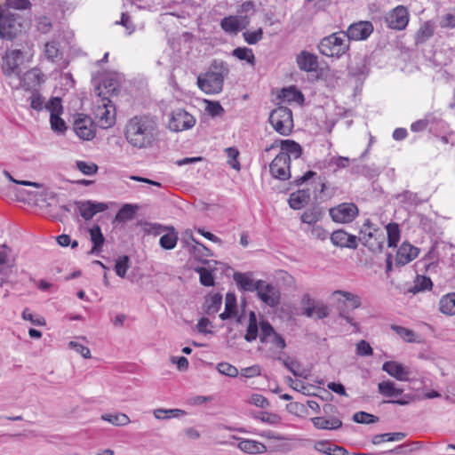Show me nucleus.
I'll return each instance as SVG.
<instances>
[{"label": "nucleus", "instance_id": "nucleus-1", "mask_svg": "<svg viewBox=\"0 0 455 455\" xmlns=\"http://www.w3.org/2000/svg\"><path fill=\"white\" fill-rule=\"evenodd\" d=\"M158 125L153 116L140 115L130 118L124 126L126 141L138 149H146L156 140Z\"/></svg>", "mask_w": 455, "mask_h": 455}, {"label": "nucleus", "instance_id": "nucleus-2", "mask_svg": "<svg viewBox=\"0 0 455 455\" xmlns=\"http://www.w3.org/2000/svg\"><path fill=\"white\" fill-rule=\"evenodd\" d=\"M97 99L94 100L93 114L98 125L101 129L112 127L116 123V108L108 97H101L103 92L100 86L95 88Z\"/></svg>", "mask_w": 455, "mask_h": 455}, {"label": "nucleus", "instance_id": "nucleus-3", "mask_svg": "<svg viewBox=\"0 0 455 455\" xmlns=\"http://www.w3.org/2000/svg\"><path fill=\"white\" fill-rule=\"evenodd\" d=\"M23 29L22 17L0 5V38L12 41Z\"/></svg>", "mask_w": 455, "mask_h": 455}, {"label": "nucleus", "instance_id": "nucleus-4", "mask_svg": "<svg viewBox=\"0 0 455 455\" xmlns=\"http://www.w3.org/2000/svg\"><path fill=\"white\" fill-rule=\"evenodd\" d=\"M319 51L328 57H340L349 48L347 36L343 31L333 33L323 38L319 44Z\"/></svg>", "mask_w": 455, "mask_h": 455}, {"label": "nucleus", "instance_id": "nucleus-5", "mask_svg": "<svg viewBox=\"0 0 455 455\" xmlns=\"http://www.w3.org/2000/svg\"><path fill=\"white\" fill-rule=\"evenodd\" d=\"M358 240L371 251L377 252L381 251L384 247L385 235L367 220L361 228Z\"/></svg>", "mask_w": 455, "mask_h": 455}, {"label": "nucleus", "instance_id": "nucleus-6", "mask_svg": "<svg viewBox=\"0 0 455 455\" xmlns=\"http://www.w3.org/2000/svg\"><path fill=\"white\" fill-rule=\"evenodd\" d=\"M269 122L276 132L288 136L293 129L291 110L286 107L275 108L270 113Z\"/></svg>", "mask_w": 455, "mask_h": 455}, {"label": "nucleus", "instance_id": "nucleus-7", "mask_svg": "<svg viewBox=\"0 0 455 455\" xmlns=\"http://www.w3.org/2000/svg\"><path fill=\"white\" fill-rule=\"evenodd\" d=\"M323 416L314 417L311 419L313 426L319 430H337L342 427L341 419L336 415L337 408L330 403H326L323 407Z\"/></svg>", "mask_w": 455, "mask_h": 455}, {"label": "nucleus", "instance_id": "nucleus-8", "mask_svg": "<svg viewBox=\"0 0 455 455\" xmlns=\"http://www.w3.org/2000/svg\"><path fill=\"white\" fill-rule=\"evenodd\" d=\"M358 213V207L353 203H342L329 210L331 220L342 224L352 222Z\"/></svg>", "mask_w": 455, "mask_h": 455}, {"label": "nucleus", "instance_id": "nucleus-9", "mask_svg": "<svg viewBox=\"0 0 455 455\" xmlns=\"http://www.w3.org/2000/svg\"><path fill=\"white\" fill-rule=\"evenodd\" d=\"M196 123V120L191 114L180 108L172 112L168 127L172 132H179L193 128Z\"/></svg>", "mask_w": 455, "mask_h": 455}, {"label": "nucleus", "instance_id": "nucleus-10", "mask_svg": "<svg viewBox=\"0 0 455 455\" xmlns=\"http://www.w3.org/2000/svg\"><path fill=\"white\" fill-rule=\"evenodd\" d=\"M224 76L219 72H207L197 77L198 87L209 94L219 93L222 91Z\"/></svg>", "mask_w": 455, "mask_h": 455}, {"label": "nucleus", "instance_id": "nucleus-11", "mask_svg": "<svg viewBox=\"0 0 455 455\" xmlns=\"http://www.w3.org/2000/svg\"><path fill=\"white\" fill-rule=\"evenodd\" d=\"M73 130L83 140H91L96 135V125L92 119L84 114H78L73 124Z\"/></svg>", "mask_w": 455, "mask_h": 455}, {"label": "nucleus", "instance_id": "nucleus-12", "mask_svg": "<svg viewBox=\"0 0 455 455\" xmlns=\"http://www.w3.org/2000/svg\"><path fill=\"white\" fill-rule=\"evenodd\" d=\"M385 20L389 28L403 30L408 25L409 12L405 6L398 5L387 13Z\"/></svg>", "mask_w": 455, "mask_h": 455}, {"label": "nucleus", "instance_id": "nucleus-13", "mask_svg": "<svg viewBox=\"0 0 455 455\" xmlns=\"http://www.w3.org/2000/svg\"><path fill=\"white\" fill-rule=\"evenodd\" d=\"M269 170L275 179L288 180L291 177L290 156H287L286 152H280L271 162Z\"/></svg>", "mask_w": 455, "mask_h": 455}, {"label": "nucleus", "instance_id": "nucleus-14", "mask_svg": "<svg viewBox=\"0 0 455 455\" xmlns=\"http://www.w3.org/2000/svg\"><path fill=\"white\" fill-rule=\"evenodd\" d=\"M257 295L262 302L271 307H275L280 303L279 289L266 281L259 280Z\"/></svg>", "mask_w": 455, "mask_h": 455}, {"label": "nucleus", "instance_id": "nucleus-15", "mask_svg": "<svg viewBox=\"0 0 455 455\" xmlns=\"http://www.w3.org/2000/svg\"><path fill=\"white\" fill-rule=\"evenodd\" d=\"M21 58L22 53L20 50L7 52L3 57V72L6 76L10 77L12 81L16 76H20V62Z\"/></svg>", "mask_w": 455, "mask_h": 455}, {"label": "nucleus", "instance_id": "nucleus-16", "mask_svg": "<svg viewBox=\"0 0 455 455\" xmlns=\"http://www.w3.org/2000/svg\"><path fill=\"white\" fill-rule=\"evenodd\" d=\"M14 81H11L10 84L15 89L30 90L36 87L40 83V72L38 69H31L26 72L23 76L20 74L16 76Z\"/></svg>", "mask_w": 455, "mask_h": 455}, {"label": "nucleus", "instance_id": "nucleus-17", "mask_svg": "<svg viewBox=\"0 0 455 455\" xmlns=\"http://www.w3.org/2000/svg\"><path fill=\"white\" fill-rule=\"evenodd\" d=\"M372 31L373 26L370 21H360L350 25L345 33L349 42L350 40H364Z\"/></svg>", "mask_w": 455, "mask_h": 455}, {"label": "nucleus", "instance_id": "nucleus-18", "mask_svg": "<svg viewBox=\"0 0 455 455\" xmlns=\"http://www.w3.org/2000/svg\"><path fill=\"white\" fill-rule=\"evenodd\" d=\"M249 23V19L246 16H228L221 20L220 26L225 32L236 34L245 28Z\"/></svg>", "mask_w": 455, "mask_h": 455}, {"label": "nucleus", "instance_id": "nucleus-19", "mask_svg": "<svg viewBox=\"0 0 455 455\" xmlns=\"http://www.w3.org/2000/svg\"><path fill=\"white\" fill-rule=\"evenodd\" d=\"M76 207L80 215L89 220L98 212H102L108 209V205L104 203H94L92 201H82L76 203Z\"/></svg>", "mask_w": 455, "mask_h": 455}, {"label": "nucleus", "instance_id": "nucleus-20", "mask_svg": "<svg viewBox=\"0 0 455 455\" xmlns=\"http://www.w3.org/2000/svg\"><path fill=\"white\" fill-rule=\"evenodd\" d=\"M331 241L335 246L356 249L358 246L357 237L344 230L339 229L331 235Z\"/></svg>", "mask_w": 455, "mask_h": 455}, {"label": "nucleus", "instance_id": "nucleus-21", "mask_svg": "<svg viewBox=\"0 0 455 455\" xmlns=\"http://www.w3.org/2000/svg\"><path fill=\"white\" fill-rule=\"evenodd\" d=\"M277 147L281 148V152H286L287 156H293L294 158L300 157L302 154V148L300 145L294 140H281L278 144L277 141L272 143L269 147L266 148L265 151L268 152L273 148Z\"/></svg>", "mask_w": 455, "mask_h": 455}, {"label": "nucleus", "instance_id": "nucleus-22", "mask_svg": "<svg viewBox=\"0 0 455 455\" xmlns=\"http://www.w3.org/2000/svg\"><path fill=\"white\" fill-rule=\"evenodd\" d=\"M382 370L391 377L400 381L407 380L410 374L408 368L395 361H387L384 363Z\"/></svg>", "mask_w": 455, "mask_h": 455}, {"label": "nucleus", "instance_id": "nucleus-23", "mask_svg": "<svg viewBox=\"0 0 455 455\" xmlns=\"http://www.w3.org/2000/svg\"><path fill=\"white\" fill-rule=\"evenodd\" d=\"M419 255V249L413 245L403 243L398 249L395 256V263L404 266L416 259Z\"/></svg>", "mask_w": 455, "mask_h": 455}, {"label": "nucleus", "instance_id": "nucleus-24", "mask_svg": "<svg viewBox=\"0 0 455 455\" xmlns=\"http://www.w3.org/2000/svg\"><path fill=\"white\" fill-rule=\"evenodd\" d=\"M234 439L239 440L237 447L239 450L249 454H261L267 451V447L260 442L251 439H242L234 436Z\"/></svg>", "mask_w": 455, "mask_h": 455}, {"label": "nucleus", "instance_id": "nucleus-25", "mask_svg": "<svg viewBox=\"0 0 455 455\" xmlns=\"http://www.w3.org/2000/svg\"><path fill=\"white\" fill-rule=\"evenodd\" d=\"M297 63L301 70L311 72L318 68L317 57L308 52H301L297 56Z\"/></svg>", "mask_w": 455, "mask_h": 455}, {"label": "nucleus", "instance_id": "nucleus-26", "mask_svg": "<svg viewBox=\"0 0 455 455\" xmlns=\"http://www.w3.org/2000/svg\"><path fill=\"white\" fill-rule=\"evenodd\" d=\"M15 266V258L12 249L6 244H0V274L5 275L7 269Z\"/></svg>", "mask_w": 455, "mask_h": 455}, {"label": "nucleus", "instance_id": "nucleus-27", "mask_svg": "<svg viewBox=\"0 0 455 455\" xmlns=\"http://www.w3.org/2000/svg\"><path fill=\"white\" fill-rule=\"evenodd\" d=\"M310 199V192L308 189L298 190L290 195L288 203L293 210H299L303 208Z\"/></svg>", "mask_w": 455, "mask_h": 455}, {"label": "nucleus", "instance_id": "nucleus-28", "mask_svg": "<svg viewBox=\"0 0 455 455\" xmlns=\"http://www.w3.org/2000/svg\"><path fill=\"white\" fill-rule=\"evenodd\" d=\"M234 280L235 283L246 291H257L259 287V280L253 281V279L247 273H235Z\"/></svg>", "mask_w": 455, "mask_h": 455}, {"label": "nucleus", "instance_id": "nucleus-29", "mask_svg": "<svg viewBox=\"0 0 455 455\" xmlns=\"http://www.w3.org/2000/svg\"><path fill=\"white\" fill-rule=\"evenodd\" d=\"M90 239L92 243V248L91 250L92 254L99 253L105 242V238L102 235L101 229L99 225H94L89 229Z\"/></svg>", "mask_w": 455, "mask_h": 455}, {"label": "nucleus", "instance_id": "nucleus-30", "mask_svg": "<svg viewBox=\"0 0 455 455\" xmlns=\"http://www.w3.org/2000/svg\"><path fill=\"white\" fill-rule=\"evenodd\" d=\"M378 391L380 395L388 398H396L403 394V389L396 387L391 380H385L378 384Z\"/></svg>", "mask_w": 455, "mask_h": 455}, {"label": "nucleus", "instance_id": "nucleus-31", "mask_svg": "<svg viewBox=\"0 0 455 455\" xmlns=\"http://www.w3.org/2000/svg\"><path fill=\"white\" fill-rule=\"evenodd\" d=\"M440 311L447 315H455V292L443 296L439 301Z\"/></svg>", "mask_w": 455, "mask_h": 455}, {"label": "nucleus", "instance_id": "nucleus-32", "mask_svg": "<svg viewBox=\"0 0 455 455\" xmlns=\"http://www.w3.org/2000/svg\"><path fill=\"white\" fill-rule=\"evenodd\" d=\"M259 335V327L257 323L256 314L251 311L249 314V323L246 329L244 339L248 342H251L257 339Z\"/></svg>", "mask_w": 455, "mask_h": 455}, {"label": "nucleus", "instance_id": "nucleus-33", "mask_svg": "<svg viewBox=\"0 0 455 455\" xmlns=\"http://www.w3.org/2000/svg\"><path fill=\"white\" fill-rule=\"evenodd\" d=\"M334 296H341L343 298V302L346 307H350L351 309L358 308L361 306L360 298L348 291H335L333 292Z\"/></svg>", "mask_w": 455, "mask_h": 455}, {"label": "nucleus", "instance_id": "nucleus-34", "mask_svg": "<svg viewBox=\"0 0 455 455\" xmlns=\"http://www.w3.org/2000/svg\"><path fill=\"white\" fill-rule=\"evenodd\" d=\"M222 303V296L215 293L208 296L205 299V312L207 315H214L216 314Z\"/></svg>", "mask_w": 455, "mask_h": 455}, {"label": "nucleus", "instance_id": "nucleus-35", "mask_svg": "<svg viewBox=\"0 0 455 455\" xmlns=\"http://www.w3.org/2000/svg\"><path fill=\"white\" fill-rule=\"evenodd\" d=\"M404 437L405 434L402 432L385 433L374 435L371 439V442L373 444H379L383 442L402 441Z\"/></svg>", "mask_w": 455, "mask_h": 455}, {"label": "nucleus", "instance_id": "nucleus-36", "mask_svg": "<svg viewBox=\"0 0 455 455\" xmlns=\"http://www.w3.org/2000/svg\"><path fill=\"white\" fill-rule=\"evenodd\" d=\"M236 299L235 294L228 293L225 299V311L220 315L222 320L230 318L235 313Z\"/></svg>", "mask_w": 455, "mask_h": 455}, {"label": "nucleus", "instance_id": "nucleus-37", "mask_svg": "<svg viewBox=\"0 0 455 455\" xmlns=\"http://www.w3.org/2000/svg\"><path fill=\"white\" fill-rule=\"evenodd\" d=\"M322 218V212L318 208H311L305 211L301 216L300 220L303 223L314 226L317 221H319Z\"/></svg>", "mask_w": 455, "mask_h": 455}, {"label": "nucleus", "instance_id": "nucleus-38", "mask_svg": "<svg viewBox=\"0 0 455 455\" xmlns=\"http://www.w3.org/2000/svg\"><path fill=\"white\" fill-rule=\"evenodd\" d=\"M99 86L101 87L103 92L101 97H108L109 99L110 96L117 94L119 84L116 79L110 78L104 80Z\"/></svg>", "mask_w": 455, "mask_h": 455}, {"label": "nucleus", "instance_id": "nucleus-39", "mask_svg": "<svg viewBox=\"0 0 455 455\" xmlns=\"http://www.w3.org/2000/svg\"><path fill=\"white\" fill-rule=\"evenodd\" d=\"M138 207L132 204H124L116 215V220L119 222H125L133 219Z\"/></svg>", "mask_w": 455, "mask_h": 455}, {"label": "nucleus", "instance_id": "nucleus-40", "mask_svg": "<svg viewBox=\"0 0 455 455\" xmlns=\"http://www.w3.org/2000/svg\"><path fill=\"white\" fill-rule=\"evenodd\" d=\"M387 243L389 247H396L400 239V229L396 223L387 226Z\"/></svg>", "mask_w": 455, "mask_h": 455}, {"label": "nucleus", "instance_id": "nucleus-41", "mask_svg": "<svg viewBox=\"0 0 455 455\" xmlns=\"http://www.w3.org/2000/svg\"><path fill=\"white\" fill-rule=\"evenodd\" d=\"M432 286H433V283L429 277H426L424 275H418L414 282L413 287L411 288L410 291L413 293H417L419 291L431 290Z\"/></svg>", "mask_w": 455, "mask_h": 455}, {"label": "nucleus", "instance_id": "nucleus-42", "mask_svg": "<svg viewBox=\"0 0 455 455\" xmlns=\"http://www.w3.org/2000/svg\"><path fill=\"white\" fill-rule=\"evenodd\" d=\"M101 419L114 426H125L130 423L129 417L124 413L103 414Z\"/></svg>", "mask_w": 455, "mask_h": 455}, {"label": "nucleus", "instance_id": "nucleus-43", "mask_svg": "<svg viewBox=\"0 0 455 455\" xmlns=\"http://www.w3.org/2000/svg\"><path fill=\"white\" fill-rule=\"evenodd\" d=\"M390 328L404 341L411 343L416 341V336L412 330L396 324H392Z\"/></svg>", "mask_w": 455, "mask_h": 455}, {"label": "nucleus", "instance_id": "nucleus-44", "mask_svg": "<svg viewBox=\"0 0 455 455\" xmlns=\"http://www.w3.org/2000/svg\"><path fill=\"white\" fill-rule=\"evenodd\" d=\"M185 414V411L180 409H156L154 411V416L157 419H166L170 418H177Z\"/></svg>", "mask_w": 455, "mask_h": 455}, {"label": "nucleus", "instance_id": "nucleus-45", "mask_svg": "<svg viewBox=\"0 0 455 455\" xmlns=\"http://www.w3.org/2000/svg\"><path fill=\"white\" fill-rule=\"evenodd\" d=\"M281 97L287 102L301 103L304 100L302 93L293 87L283 89Z\"/></svg>", "mask_w": 455, "mask_h": 455}, {"label": "nucleus", "instance_id": "nucleus-46", "mask_svg": "<svg viewBox=\"0 0 455 455\" xmlns=\"http://www.w3.org/2000/svg\"><path fill=\"white\" fill-rule=\"evenodd\" d=\"M130 268V259L127 255L118 258L116 261L115 270L116 274L124 278L126 275L127 270Z\"/></svg>", "mask_w": 455, "mask_h": 455}, {"label": "nucleus", "instance_id": "nucleus-47", "mask_svg": "<svg viewBox=\"0 0 455 455\" xmlns=\"http://www.w3.org/2000/svg\"><path fill=\"white\" fill-rule=\"evenodd\" d=\"M178 241L177 234L172 229V232L167 233L160 237L159 243L165 250L173 249Z\"/></svg>", "mask_w": 455, "mask_h": 455}, {"label": "nucleus", "instance_id": "nucleus-48", "mask_svg": "<svg viewBox=\"0 0 455 455\" xmlns=\"http://www.w3.org/2000/svg\"><path fill=\"white\" fill-rule=\"evenodd\" d=\"M303 314L307 317H312L314 315V307L317 304L309 294H304L301 298L300 301Z\"/></svg>", "mask_w": 455, "mask_h": 455}, {"label": "nucleus", "instance_id": "nucleus-49", "mask_svg": "<svg viewBox=\"0 0 455 455\" xmlns=\"http://www.w3.org/2000/svg\"><path fill=\"white\" fill-rule=\"evenodd\" d=\"M233 55L241 60H246L248 63H253L254 54L251 49L247 47H238L233 51Z\"/></svg>", "mask_w": 455, "mask_h": 455}, {"label": "nucleus", "instance_id": "nucleus-50", "mask_svg": "<svg viewBox=\"0 0 455 455\" xmlns=\"http://www.w3.org/2000/svg\"><path fill=\"white\" fill-rule=\"evenodd\" d=\"M216 369L220 373L231 378H235L239 373L235 366L226 362L218 363Z\"/></svg>", "mask_w": 455, "mask_h": 455}, {"label": "nucleus", "instance_id": "nucleus-51", "mask_svg": "<svg viewBox=\"0 0 455 455\" xmlns=\"http://www.w3.org/2000/svg\"><path fill=\"white\" fill-rule=\"evenodd\" d=\"M205 111L212 117L221 116L224 114V108L218 101L205 100Z\"/></svg>", "mask_w": 455, "mask_h": 455}, {"label": "nucleus", "instance_id": "nucleus-52", "mask_svg": "<svg viewBox=\"0 0 455 455\" xmlns=\"http://www.w3.org/2000/svg\"><path fill=\"white\" fill-rule=\"evenodd\" d=\"M378 418L365 411H358L353 415V420L360 424H371L378 421Z\"/></svg>", "mask_w": 455, "mask_h": 455}, {"label": "nucleus", "instance_id": "nucleus-53", "mask_svg": "<svg viewBox=\"0 0 455 455\" xmlns=\"http://www.w3.org/2000/svg\"><path fill=\"white\" fill-rule=\"evenodd\" d=\"M306 231L310 234L312 238L317 240L324 241L328 237V232L321 226H311Z\"/></svg>", "mask_w": 455, "mask_h": 455}, {"label": "nucleus", "instance_id": "nucleus-54", "mask_svg": "<svg viewBox=\"0 0 455 455\" xmlns=\"http://www.w3.org/2000/svg\"><path fill=\"white\" fill-rule=\"evenodd\" d=\"M255 419L269 425H277L280 423V417L278 415L267 411L258 412L257 415H255Z\"/></svg>", "mask_w": 455, "mask_h": 455}, {"label": "nucleus", "instance_id": "nucleus-55", "mask_svg": "<svg viewBox=\"0 0 455 455\" xmlns=\"http://www.w3.org/2000/svg\"><path fill=\"white\" fill-rule=\"evenodd\" d=\"M243 36L247 44H255L262 39L263 30L259 28L255 31H245Z\"/></svg>", "mask_w": 455, "mask_h": 455}, {"label": "nucleus", "instance_id": "nucleus-56", "mask_svg": "<svg viewBox=\"0 0 455 455\" xmlns=\"http://www.w3.org/2000/svg\"><path fill=\"white\" fill-rule=\"evenodd\" d=\"M355 352L359 356H371L373 354L372 347L366 340H360L355 345Z\"/></svg>", "mask_w": 455, "mask_h": 455}, {"label": "nucleus", "instance_id": "nucleus-57", "mask_svg": "<svg viewBox=\"0 0 455 455\" xmlns=\"http://www.w3.org/2000/svg\"><path fill=\"white\" fill-rule=\"evenodd\" d=\"M275 333L274 328L267 322L260 323V341L267 342L270 338Z\"/></svg>", "mask_w": 455, "mask_h": 455}, {"label": "nucleus", "instance_id": "nucleus-58", "mask_svg": "<svg viewBox=\"0 0 455 455\" xmlns=\"http://www.w3.org/2000/svg\"><path fill=\"white\" fill-rule=\"evenodd\" d=\"M44 54L46 58L52 61H54L56 58H58L60 54V50L57 43L49 42L44 45Z\"/></svg>", "mask_w": 455, "mask_h": 455}, {"label": "nucleus", "instance_id": "nucleus-59", "mask_svg": "<svg viewBox=\"0 0 455 455\" xmlns=\"http://www.w3.org/2000/svg\"><path fill=\"white\" fill-rule=\"evenodd\" d=\"M50 123L54 132H63L67 129L64 120L60 118V115H51Z\"/></svg>", "mask_w": 455, "mask_h": 455}, {"label": "nucleus", "instance_id": "nucleus-60", "mask_svg": "<svg viewBox=\"0 0 455 455\" xmlns=\"http://www.w3.org/2000/svg\"><path fill=\"white\" fill-rule=\"evenodd\" d=\"M283 364L294 375V376H299L301 377L303 375L302 371H300V366L298 362L287 358V359H281Z\"/></svg>", "mask_w": 455, "mask_h": 455}, {"label": "nucleus", "instance_id": "nucleus-61", "mask_svg": "<svg viewBox=\"0 0 455 455\" xmlns=\"http://www.w3.org/2000/svg\"><path fill=\"white\" fill-rule=\"evenodd\" d=\"M76 166L77 169L85 175H92L98 170V166L95 164L84 161L77 162Z\"/></svg>", "mask_w": 455, "mask_h": 455}, {"label": "nucleus", "instance_id": "nucleus-62", "mask_svg": "<svg viewBox=\"0 0 455 455\" xmlns=\"http://www.w3.org/2000/svg\"><path fill=\"white\" fill-rule=\"evenodd\" d=\"M68 347L74 349L76 353L80 354L84 358H91V350L88 347H85L78 342L70 341Z\"/></svg>", "mask_w": 455, "mask_h": 455}, {"label": "nucleus", "instance_id": "nucleus-63", "mask_svg": "<svg viewBox=\"0 0 455 455\" xmlns=\"http://www.w3.org/2000/svg\"><path fill=\"white\" fill-rule=\"evenodd\" d=\"M46 109L50 112L51 115H61L62 113V106L61 101L59 98H54L51 100L46 105Z\"/></svg>", "mask_w": 455, "mask_h": 455}, {"label": "nucleus", "instance_id": "nucleus-64", "mask_svg": "<svg viewBox=\"0 0 455 455\" xmlns=\"http://www.w3.org/2000/svg\"><path fill=\"white\" fill-rule=\"evenodd\" d=\"M249 403H251L259 408H267L269 406L267 399L260 394H253L248 400Z\"/></svg>", "mask_w": 455, "mask_h": 455}]
</instances>
